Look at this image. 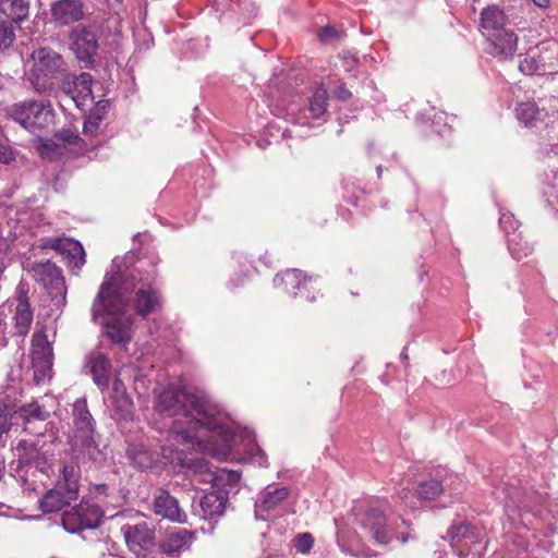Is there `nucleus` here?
<instances>
[{"mask_svg": "<svg viewBox=\"0 0 558 558\" xmlns=\"http://www.w3.org/2000/svg\"><path fill=\"white\" fill-rule=\"evenodd\" d=\"M8 116L24 129L36 132L47 128L53 121V110L49 102L25 100L12 105L7 110Z\"/></svg>", "mask_w": 558, "mask_h": 558, "instance_id": "423d86ee", "label": "nucleus"}, {"mask_svg": "<svg viewBox=\"0 0 558 558\" xmlns=\"http://www.w3.org/2000/svg\"><path fill=\"white\" fill-rule=\"evenodd\" d=\"M37 149L43 158L58 160L64 157L66 146L52 140H39Z\"/></svg>", "mask_w": 558, "mask_h": 558, "instance_id": "e433bc0d", "label": "nucleus"}, {"mask_svg": "<svg viewBox=\"0 0 558 558\" xmlns=\"http://www.w3.org/2000/svg\"><path fill=\"white\" fill-rule=\"evenodd\" d=\"M96 489H97L98 494L106 495L107 490H108V486L106 484H101V485H98Z\"/></svg>", "mask_w": 558, "mask_h": 558, "instance_id": "bf43d9fd", "label": "nucleus"}, {"mask_svg": "<svg viewBox=\"0 0 558 558\" xmlns=\"http://www.w3.org/2000/svg\"><path fill=\"white\" fill-rule=\"evenodd\" d=\"M71 39L72 50L76 58L86 63H92L98 50L96 34L85 27H76L71 33Z\"/></svg>", "mask_w": 558, "mask_h": 558, "instance_id": "dca6fc26", "label": "nucleus"}, {"mask_svg": "<svg viewBox=\"0 0 558 558\" xmlns=\"http://www.w3.org/2000/svg\"><path fill=\"white\" fill-rule=\"evenodd\" d=\"M155 408L159 413L181 415L186 420V428L180 421L172 425V432L183 442L193 444L198 440L201 429L225 433L226 414L204 390L169 384L156 395Z\"/></svg>", "mask_w": 558, "mask_h": 558, "instance_id": "f257e3e1", "label": "nucleus"}, {"mask_svg": "<svg viewBox=\"0 0 558 558\" xmlns=\"http://www.w3.org/2000/svg\"><path fill=\"white\" fill-rule=\"evenodd\" d=\"M78 468L64 465L61 476L53 488L49 489L40 500V509L45 513L60 511L78 496Z\"/></svg>", "mask_w": 558, "mask_h": 558, "instance_id": "39448f33", "label": "nucleus"}, {"mask_svg": "<svg viewBox=\"0 0 558 558\" xmlns=\"http://www.w3.org/2000/svg\"><path fill=\"white\" fill-rule=\"evenodd\" d=\"M274 284L276 287H283L286 292L294 298L300 296L310 302L315 301L314 295L302 292V289L312 286V277L306 276L299 269H287L281 274H277L274 278Z\"/></svg>", "mask_w": 558, "mask_h": 558, "instance_id": "4468645a", "label": "nucleus"}, {"mask_svg": "<svg viewBox=\"0 0 558 558\" xmlns=\"http://www.w3.org/2000/svg\"><path fill=\"white\" fill-rule=\"evenodd\" d=\"M154 512L170 521L184 523L186 513L180 508L179 501L167 490L158 489L154 496Z\"/></svg>", "mask_w": 558, "mask_h": 558, "instance_id": "6ab92c4d", "label": "nucleus"}, {"mask_svg": "<svg viewBox=\"0 0 558 558\" xmlns=\"http://www.w3.org/2000/svg\"><path fill=\"white\" fill-rule=\"evenodd\" d=\"M133 409V401L128 393L109 397L110 415L117 422L131 421L134 414Z\"/></svg>", "mask_w": 558, "mask_h": 558, "instance_id": "c85d7f7f", "label": "nucleus"}, {"mask_svg": "<svg viewBox=\"0 0 558 558\" xmlns=\"http://www.w3.org/2000/svg\"><path fill=\"white\" fill-rule=\"evenodd\" d=\"M519 38L511 29H502L489 37V53L500 61L510 60L517 52Z\"/></svg>", "mask_w": 558, "mask_h": 558, "instance_id": "f3484780", "label": "nucleus"}, {"mask_svg": "<svg viewBox=\"0 0 558 558\" xmlns=\"http://www.w3.org/2000/svg\"><path fill=\"white\" fill-rule=\"evenodd\" d=\"M381 171H383L381 166L377 167V173H378V177H380V175H381Z\"/></svg>", "mask_w": 558, "mask_h": 558, "instance_id": "e2e57ef3", "label": "nucleus"}, {"mask_svg": "<svg viewBox=\"0 0 558 558\" xmlns=\"http://www.w3.org/2000/svg\"><path fill=\"white\" fill-rule=\"evenodd\" d=\"M40 446L39 441H28L22 439L16 445V452L20 465L34 466L44 474H48L51 469L53 453L49 449Z\"/></svg>", "mask_w": 558, "mask_h": 558, "instance_id": "9d476101", "label": "nucleus"}, {"mask_svg": "<svg viewBox=\"0 0 558 558\" xmlns=\"http://www.w3.org/2000/svg\"><path fill=\"white\" fill-rule=\"evenodd\" d=\"M56 137L60 140L61 144L78 145L83 142L80 135L70 129H62L56 134Z\"/></svg>", "mask_w": 558, "mask_h": 558, "instance_id": "a18cd8bd", "label": "nucleus"}, {"mask_svg": "<svg viewBox=\"0 0 558 558\" xmlns=\"http://www.w3.org/2000/svg\"><path fill=\"white\" fill-rule=\"evenodd\" d=\"M536 56V50L529 51L519 63V70L525 75H545L553 74L554 69L542 65Z\"/></svg>", "mask_w": 558, "mask_h": 558, "instance_id": "72a5a7b5", "label": "nucleus"}, {"mask_svg": "<svg viewBox=\"0 0 558 558\" xmlns=\"http://www.w3.org/2000/svg\"><path fill=\"white\" fill-rule=\"evenodd\" d=\"M228 496L223 492H211L205 494L199 500L201 515L205 520L220 517L226 509Z\"/></svg>", "mask_w": 558, "mask_h": 558, "instance_id": "b1692460", "label": "nucleus"}, {"mask_svg": "<svg viewBox=\"0 0 558 558\" xmlns=\"http://www.w3.org/2000/svg\"><path fill=\"white\" fill-rule=\"evenodd\" d=\"M507 234L509 251L514 255L515 258L519 259L522 256H526L533 251V247L527 242H524V244L520 243V235L517 234L515 232H512L510 234L509 231L507 230Z\"/></svg>", "mask_w": 558, "mask_h": 558, "instance_id": "79ce46f5", "label": "nucleus"}, {"mask_svg": "<svg viewBox=\"0 0 558 558\" xmlns=\"http://www.w3.org/2000/svg\"><path fill=\"white\" fill-rule=\"evenodd\" d=\"M536 56L538 58V61L542 65L549 66L550 69H554V73L558 72V59L553 58H546L541 51H536Z\"/></svg>", "mask_w": 558, "mask_h": 558, "instance_id": "3c124183", "label": "nucleus"}, {"mask_svg": "<svg viewBox=\"0 0 558 558\" xmlns=\"http://www.w3.org/2000/svg\"><path fill=\"white\" fill-rule=\"evenodd\" d=\"M73 452L81 462L102 463L106 461V453L96 444L94 434L74 436Z\"/></svg>", "mask_w": 558, "mask_h": 558, "instance_id": "a211bd4d", "label": "nucleus"}, {"mask_svg": "<svg viewBox=\"0 0 558 558\" xmlns=\"http://www.w3.org/2000/svg\"><path fill=\"white\" fill-rule=\"evenodd\" d=\"M19 413L25 422H31L32 420L46 421L49 417V412L37 402L22 405Z\"/></svg>", "mask_w": 558, "mask_h": 558, "instance_id": "ea45409f", "label": "nucleus"}, {"mask_svg": "<svg viewBox=\"0 0 558 558\" xmlns=\"http://www.w3.org/2000/svg\"><path fill=\"white\" fill-rule=\"evenodd\" d=\"M314 544V538L310 533H303L295 537V548L299 553H308Z\"/></svg>", "mask_w": 558, "mask_h": 558, "instance_id": "49530a36", "label": "nucleus"}, {"mask_svg": "<svg viewBox=\"0 0 558 558\" xmlns=\"http://www.w3.org/2000/svg\"><path fill=\"white\" fill-rule=\"evenodd\" d=\"M336 98L341 101H347L352 97L351 92L343 85L339 86L335 92Z\"/></svg>", "mask_w": 558, "mask_h": 558, "instance_id": "5fc2aeb1", "label": "nucleus"}, {"mask_svg": "<svg viewBox=\"0 0 558 558\" xmlns=\"http://www.w3.org/2000/svg\"><path fill=\"white\" fill-rule=\"evenodd\" d=\"M108 106V102L102 105V101L97 102L95 110H93L84 121L83 132L86 135H96L102 130V116L100 114Z\"/></svg>", "mask_w": 558, "mask_h": 558, "instance_id": "f704fd0d", "label": "nucleus"}, {"mask_svg": "<svg viewBox=\"0 0 558 558\" xmlns=\"http://www.w3.org/2000/svg\"><path fill=\"white\" fill-rule=\"evenodd\" d=\"M4 324L3 314L0 313V327Z\"/></svg>", "mask_w": 558, "mask_h": 558, "instance_id": "680f3d73", "label": "nucleus"}, {"mask_svg": "<svg viewBox=\"0 0 558 558\" xmlns=\"http://www.w3.org/2000/svg\"><path fill=\"white\" fill-rule=\"evenodd\" d=\"M128 454L132 464L141 470L151 468L156 461V454L143 445L130 447Z\"/></svg>", "mask_w": 558, "mask_h": 558, "instance_id": "473e14b6", "label": "nucleus"}, {"mask_svg": "<svg viewBox=\"0 0 558 558\" xmlns=\"http://www.w3.org/2000/svg\"><path fill=\"white\" fill-rule=\"evenodd\" d=\"M318 36H319L320 40L328 41V40H335V39L340 38V33L331 26H326L320 29V32L318 33Z\"/></svg>", "mask_w": 558, "mask_h": 558, "instance_id": "8fccbe9b", "label": "nucleus"}, {"mask_svg": "<svg viewBox=\"0 0 558 558\" xmlns=\"http://www.w3.org/2000/svg\"><path fill=\"white\" fill-rule=\"evenodd\" d=\"M328 99L329 96L327 89L322 85L318 86L313 93L308 105V109L313 118L318 119L327 112Z\"/></svg>", "mask_w": 558, "mask_h": 558, "instance_id": "c9c22d12", "label": "nucleus"}, {"mask_svg": "<svg viewBox=\"0 0 558 558\" xmlns=\"http://www.w3.org/2000/svg\"><path fill=\"white\" fill-rule=\"evenodd\" d=\"M448 536L460 558H481L486 550L483 532L469 523L452 525Z\"/></svg>", "mask_w": 558, "mask_h": 558, "instance_id": "0eeeda50", "label": "nucleus"}, {"mask_svg": "<svg viewBox=\"0 0 558 558\" xmlns=\"http://www.w3.org/2000/svg\"><path fill=\"white\" fill-rule=\"evenodd\" d=\"M359 524L364 536L377 545H387L392 539L385 514L377 508H368L359 515Z\"/></svg>", "mask_w": 558, "mask_h": 558, "instance_id": "1a4fd4ad", "label": "nucleus"}, {"mask_svg": "<svg viewBox=\"0 0 558 558\" xmlns=\"http://www.w3.org/2000/svg\"><path fill=\"white\" fill-rule=\"evenodd\" d=\"M29 61L32 65L28 70V81L39 94L51 90L56 81L65 75V62L52 48L40 47L34 50Z\"/></svg>", "mask_w": 558, "mask_h": 558, "instance_id": "20e7f679", "label": "nucleus"}, {"mask_svg": "<svg viewBox=\"0 0 558 558\" xmlns=\"http://www.w3.org/2000/svg\"><path fill=\"white\" fill-rule=\"evenodd\" d=\"M444 492V485L437 480L422 482L416 488V495L422 500H433Z\"/></svg>", "mask_w": 558, "mask_h": 558, "instance_id": "58836bf2", "label": "nucleus"}, {"mask_svg": "<svg viewBox=\"0 0 558 558\" xmlns=\"http://www.w3.org/2000/svg\"><path fill=\"white\" fill-rule=\"evenodd\" d=\"M302 292L305 294L308 293L310 295H314L316 298L317 290L315 288V282L313 279H312V286H307V288L302 289Z\"/></svg>", "mask_w": 558, "mask_h": 558, "instance_id": "6e6d98bb", "label": "nucleus"}, {"mask_svg": "<svg viewBox=\"0 0 558 558\" xmlns=\"http://www.w3.org/2000/svg\"><path fill=\"white\" fill-rule=\"evenodd\" d=\"M288 487L267 486L262 493L259 500L255 504L256 513L260 511L269 512L275 510L283 500L289 497Z\"/></svg>", "mask_w": 558, "mask_h": 558, "instance_id": "cd10ccee", "label": "nucleus"}, {"mask_svg": "<svg viewBox=\"0 0 558 558\" xmlns=\"http://www.w3.org/2000/svg\"><path fill=\"white\" fill-rule=\"evenodd\" d=\"M77 507L80 517L85 522V526L96 529L100 525L104 513L97 504L90 500H82Z\"/></svg>", "mask_w": 558, "mask_h": 558, "instance_id": "2f4dec72", "label": "nucleus"}, {"mask_svg": "<svg viewBox=\"0 0 558 558\" xmlns=\"http://www.w3.org/2000/svg\"><path fill=\"white\" fill-rule=\"evenodd\" d=\"M50 11L59 25H69L84 17L83 4L78 0H59L51 4Z\"/></svg>", "mask_w": 558, "mask_h": 558, "instance_id": "412c9836", "label": "nucleus"}, {"mask_svg": "<svg viewBox=\"0 0 558 558\" xmlns=\"http://www.w3.org/2000/svg\"><path fill=\"white\" fill-rule=\"evenodd\" d=\"M73 417L76 435L94 434L95 421L87 409V401L84 398L77 399L73 404Z\"/></svg>", "mask_w": 558, "mask_h": 558, "instance_id": "a878e982", "label": "nucleus"}, {"mask_svg": "<svg viewBox=\"0 0 558 558\" xmlns=\"http://www.w3.org/2000/svg\"><path fill=\"white\" fill-rule=\"evenodd\" d=\"M533 2L539 8H547L549 5V0H533Z\"/></svg>", "mask_w": 558, "mask_h": 558, "instance_id": "13d9d810", "label": "nucleus"}, {"mask_svg": "<svg viewBox=\"0 0 558 558\" xmlns=\"http://www.w3.org/2000/svg\"><path fill=\"white\" fill-rule=\"evenodd\" d=\"M110 284V278H104L92 304V318L97 322L99 316H106L102 323L104 335L113 344L126 345L133 338V317L126 310L125 301L116 298Z\"/></svg>", "mask_w": 558, "mask_h": 558, "instance_id": "7ed1b4c3", "label": "nucleus"}, {"mask_svg": "<svg viewBox=\"0 0 558 558\" xmlns=\"http://www.w3.org/2000/svg\"><path fill=\"white\" fill-rule=\"evenodd\" d=\"M72 239H69V238H61V236H56V238H44L41 240V246L44 248H51L60 254H65L66 252V248H68V244H70Z\"/></svg>", "mask_w": 558, "mask_h": 558, "instance_id": "c03bdc74", "label": "nucleus"}, {"mask_svg": "<svg viewBox=\"0 0 558 558\" xmlns=\"http://www.w3.org/2000/svg\"><path fill=\"white\" fill-rule=\"evenodd\" d=\"M93 77L89 73L68 75L62 82V93L81 110L94 104Z\"/></svg>", "mask_w": 558, "mask_h": 558, "instance_id": "9b49d317", "label": "nucleus"}, {"mask_svg": "<svg viewBox=\"0 0 558 558\" xmlns=\"http://www.w3.org/2000/svg\"><path fill=\"white\" fill-rule=\"evenodd\" d=\"M84 367L101 391L108 389L112 372V363L108 354L97 349L92 350L85 356Z\"/></svg>", "mask_w": 558, "mask_h": 558, "instance_id": "ddd939ff", "label": "nucleus"}, {"mask_svg": "<svg viewBox=\"0 0 558 558\" xmlns=\"http://www.w3.org/2000/svg\"><path fill=\"white\" fill-rule=\"evenodd\" d=\"M508 16L501 8L496 4L488 5L481 11L480 29L483 33L493 34L505 29Z\"/></svg>", "mask_w": 558, "mask_h": 558, "instance_id": "5701e85b", "label": "nucleus"}, {"mask_svg": "<svg viewBox=\"0 0 558 558\" xmlns=\"http://www.w3.org/2000/svg\"><path fill=\"white\" fill-rule=\"evenodd\" d=\"M61 523L63 529L69 533H78L84 530H89L85 526L84 520L81 519L77 506L63 512Z\"/></svg>", "mask_w": 558, "mask_h": 558, "instance_id": "4c0bfd02", "label": "nucleus"}, {"mask_svg": "<svg viewBox=\"0 0 558 558\" xmlns=\"http://www.w3.org/2000/svg\"><path fill=\"white\" fill-rule=\"evenodd\" d=\"M33 366L46 372L52 366V348L45 331L35 332L32 337Z\"/></svg>", "mask_w": 558, "mask_h": 558, "instance_id": "aec40b11", "label": "nucleus"}, {"mask_svg": "<svg viewBox=\"0 0 558 558\" xmlns=\"http://www.w3.org/2000/svg\"><path fill=\"white\" fill-rule=\"evenodd\" d=\"M15 159V151L12 147H10L8 144H5V137L4 134L1 133L0 137V162L2 163H10Z\"/></svg>", "mask_w": 558, "mask_h": 558, "instance_id": "de8ad7c7", "label": "nucleus"}, {"mask_svg": "<svg viewBox=\"0 0 558 558\" xmlns=\"http://www.w3.org/2000/svg\"><path fill=\"white\" fill-rule=\"evenodd\" d=\"M29 0H0V16L7 19L12 26L28 19Z\"/></svg>", "mask_w": 558, "mask_h": 558, "instance_id": "393cba45", "label": "nucleus"}, {"mask_svg": "<svg viewBox=\"0 0 558 558\" xmlns=\"http://www.w3.org/2000/svg\"><path fill=\"white\" fill-rule=\"evenodd\" d=\"M517 119L527 128L547 125L548 111L532 101L520 102L515 108Z\"/></svg>", "mask_w": 558, "mask_h": 558, "instance_id": "4be33fe9", "label": "nucleus"}, {"mask_svg": "<svg viewBox=\"0 0 558 558\" xmlns=\"http://www.w3.org/2000/svg\"><path fill=\"white\" fill-rule=\"evenodd\" d=\"M186 471L192 481L197 483H209L211 480L207 475H214L215 470L209 468V462L204 458L191 459L186 463Z\"/></svg>", "mask_w": 558, "mask_h": 558, "instance_id": "7c9ffc66", "label": "nucleus"}, {"mask_svg": "<svg viewBox=\"0 0 558 558\" xmlns=\"http://www.w3.org/2000/svg\"><path fill=\"white\" fill-rule=\"evenodd\" d=\"M211 480L210 484L217 488V492H223L228 495V487H234L241 481V473L227 469L215 470L214 475H207Z\"/></svg>", "mask_w": 558, "mask_h": 558, "instance_id": "c756f323", "label": "nucleus"}, {"mask_svg": "<svg viewBox=\"0 0 558 558\" xmlns=\"http://www.w3.org/2000/svg\"><path fill=\"white\" fill-rule=\"evenodd\" d=\"M31 272L34 279L40 283L48 293L57 298L65 294V281L61 269L51 260L33 264Z\"/></svg>", "mask_w": 558, "mask_h": 558, "instance_id": "f8f14e48", "label": "nucleus"}, {"mask_svg": "<svg viewBox=\"0 0 558 558\" xmlns=\"http://www.w3.org/2000/svg\"><path fill=\"white\" fill-rule=\"evenodd\" d=\"M510 218L511 216L510 215H507V214H504L501 217H500V223L504 226V228L507 230V227L506 225L510 221Z\"/></svg>", "mask_w": 558, "mask_h": 558, "instance_id": "4d7b16f0", "label": "nucleus"}, {"mask_svg": "<svg viewBox=\"0 0 558 558\" xmlns=\"http://www.w3.org/2000/svg\"><path fill=\"white\" fill-rule=\"evenodd\" d=\"M194 538V533L186 529H178L168 534L167 538L160 544L162 553L174 555L187 549Z\"/></svg>", "mask_w": 558, "mask_h": 558, "instance_id": "bb28decb", "label": "nucleus"}, {"mask_svg": "<svg viewBox=\"0 0 558 558\" xmlns=\"http://www.w3.org/2000/svg\"><path fill=\"white\" fill-rule=\"evenodd\" d=\"M63 255L69 259V265L72 267L80 269L85 264V251L78 241L71 240Z\"/></svg>", "mask_w": 558, "mask_h": 558, "instance_id": "a19ab883", "label": "nucleus"}, {"mask_svg": "<svg viewBox=\"0 0 558 558\" xmlns=\"http://www.w3.org/2000/svg\"><path fill=\"white\" fill-rule=\"evenodd\" d=\"M14 27L4 20L0 21V53L8 50L15 41Z\"/></svg>", "mask_w": 558, "mask_h": 558, "instance_id": "37998d69", "label": "nucleus"}, {"mask_svg": "<svg viewBox=\"0 0 558 558\" xmlns=\"http://www.w3.org/2000/svg\"><path fill=\"white\" fill-rule=\"evenodd\" d=\"M16 304L14 308V335L25 337L31 328L34 318V312L31 306L27 289L24 283H20L16 289Z\"/></svg>", "mask_w": 558, "mask_h": 558, "instance_id": "2eb2a0df", "label": "nucleus"}, {"mask_svg": "<svg viewBox=\"0 0 558 558\" xmlns=\"http://www.w3.org/2000/svg\"><path fill=\"white\" fill-rule=\"evenodd\" d=\"M121 533L129 550L137 558H147L156 547L155 526L146 521L123 524Z\"/></svg>", "mask_w": 558, "mask_h": 558, "instance_id": "6e6552de", "label": "nucleus"}, {"mask_svg": "<svg viewBox=\"0 0 558 558\" xmlns=\"http://www.w3.org/2000/svg\"><path fill=\"white\" fill-rule=\"evenodd\" d=\"M11 428V417L4 404H0V441Z\"/></svg>", "mask_w": 558, "mask_h": 558, "instance_id": "09e8293b", "label": "nucleus"}, {"mask_svg": "<svg viewBox=\"0 0 558 558\" xmlns=\"http://www.w3.org/2000/svg\"><path fill=\"white\" fill-rule=\"evenodd\" d=\"M400 539H401L402 543H405V542H408L409 536L408 535H402Z\"/></svg>", "mask_w": 558, "mask_h": 558, "instance_id": "052dcab7", "label": "nucleus"}, {"mask_svg": "<svg viewBox=\"0 0 558 558\" xmlns=\"http://www.w3.org/2000/svg\"><path fill=\"white\" fill-rule=\"evenodd\" d=\"M156 262H140L137 266L124 271L107 272L105 278H110V288L114 290L116 298H122L130 308L133 295V310L136 315L146 317L161 308L160 292L154 288L157 279Z\"/></svg>", "mask_w": 558, "mask_h": 558, "instance_id": "f03ea898", "label": "nucleus"}, {"mask_svg": "<svg viewBox=\"0 0 558 558\" xmlns=\"http://www.w3.org/2000/svg\"><path fill=\"white\" fill-rule=\"evenodd\" d=\"M125 393L128 392L124 383L119 377H116L112 384V392L110 396H120Z\"/></svg>", "mask_w": 558, "mask_h": 558, "instance_id": "864d4df0", "label": "nucleus"}, {"mask_svg": "<svg viewBox=\"0 0 558 558\" xmlns=\"http://www.w3.org/2000/svg\"><path fill=\"white\" fill-rule=\"evenodd\" d=\"M252 460L257 463L259 466H267V456L264 450L259 447H256L252 453Z\"/></svg>", "mask_w": 558, "mask_h": 558, "instance_id": "603ef678", "label": "nucleus"}]
</instances>
